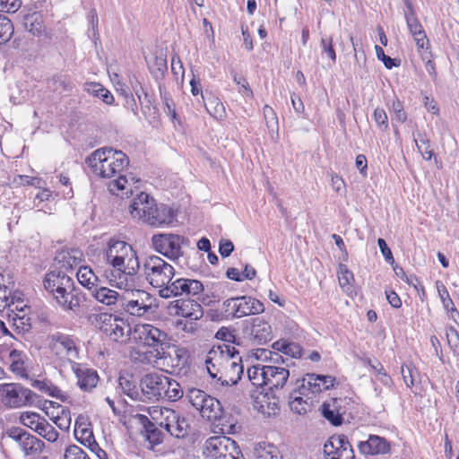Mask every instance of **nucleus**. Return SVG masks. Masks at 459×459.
<instances>
[{"label": "nucleus", "mask_w": 459, "mask_h": 459, "mask_svg": "<svg viewBox=\"0 0 459 459\" xmlns=\"http://www.w3.org/2000/svg\"><path fill=\"white\" fill-rule=\"evenodd\" d=\"M358 448L364 455H384L391 452V443L383 437L369 435L366 441L359 443Z\"/></svg>", "instance_id": "nucleus-19"}, {"label": "nucleus", "mask_w": 459, "mask_h": 459, "mask_svg": "<svg viewBox=\"0 0 459 459\" xmlns=\"http://www.w3.org/2000/svg\"><path fill=\"white\" fill-rule=\"evenodd\" d=\"M48 88L58 94L69 93L74 89V83L67 74H55L47 82Z\"/></svg>", "instance_id": "nucleus-34"}, {"label": "nucleus", "mask_w": 459, "mask_h": 459, "mask_svg": "<svg viewBox=\"0 0 459 459\" xmlns=\"http://www.w3.org/2000/svg\"><path fill=\"white\" fill-rule=\"evenodd\" d=\"M82 253L76 248L60 251L55 258L56 264L58 265V271H69L80 264L82 262Z\"/></svg>", "instance_id": "nucleus-24"}, {"label": "nucleus", "mask_w": 459, "mask_h": 459, "mask_svg": "<svg viewBox=\"0 0 459 459\" xmlns=\"http://www.w3.org/2000/svg\"><path fill=\"white\" fill-rule=\"evenodd\" d=\"M119 385L121 386L123 392L132 399L136 400L139 398V391L136 385L128 380L126 377H119Z\"/></svg>", "instance_id": "nucleus-52"}, {"label": "nucleus", "mask_w": 459, "mask_h": 459, "mask_svg": "<svg viewBox=\"0 0 459 459\" xmlns=\"http://www.w3.org/2000/svg\"><path fill=\"white\" fill-rule=\"evenodd\" d=\"M203 404V407L198 411L203 418L211 421H215L221 418L223 409L219 400L209 395Z\"/></svg>", "instance_id": "nucleus-32"}, {"label": "nucleus", "mask_w": 459, "mask_h": 459, "mask_svg": "<svg viewBox=\"0 0 459 459\" xmlns=\"http://www.w3.org/2000/svg\"><path fill=\"white\" fill-rule=\"evenodd\" d=\"M54 299L64 310L76 311L80 307L82 293L74 286V282H72L71 286L65 288L64 290L56 294Z\"/></svg>", "instance_id": "nucleus-21"}, {"label": "nucleus", "mask_w": 459, "mask_h": 459, "mask_svg": "<svg viewBox=\"0 0 459 459\" xmlns=\"http://www.w3.org/2000/svg\"><path fill=\"white\" fill-rule=\"evenodd\" d=\"M267 366H253L247 369V377L253 385L260 387L266 385V370Z\"/></svg>", "instance_id": "nucleus-42"}, {"label": "nucleus", "mask_w": 459, "mask_h": 459, "mask_svg": "<svg viewBox=\"0 0 459 459\" xmlns=\"http://www.w3.org/2000/svg\"><path fill=\"white\" fill-rule=\"evenodd\" d=\"M99 316L105 324L102 326L103 331L115 342H118L125 336L126 328H128V332L131 330L128 325H126L123 319L113 317L108 314H100Z\"/></svg>", "instance_id": "nucleus-22"}, {"label": "nucleus", "mask_w": 459, "mask_h": 459, "mask_svg": "<svg viewBox=\"0 0 459 459\" xmlns=\"http://www.w3.org/2000/svg\"><path fill=\"white\" fill-rule=\"evenodd\" d=\"M72 370L77 378L78 386L83 391H91L96 387L99 376L96 370L85 364L72 362Z\"/></svg>", "instance_id": "nucleus-18"}, {"label": "nucleus", "mask_w": 459, "mask_h": 459, "mask_svg": "<svg viewBox=\"0 0 459 459\" xmlns=\"http://www.w3.org/2000/svg\"><path fill=\"white\" fill-rule=\"evenodd\" d=\"M22 5L21 0H0V13H13Z\"/></svg>", "instance_id": "nucleus-57"}, {"label": "nucleus", "mask_w": 459, "mask_h": 459, "mask_svg": "<svg viewBox=\"0 0 459 459\" xmlns=\"http://www.w3.org/2000/svg\"><path fill=\"white\" fill-rule=\"evenodd\" d=\"M204 291V285L200 281L187 278L172 280L169 287L159 290V296L162 299H169L178 296H196Z\"/></svg>", "instance_id": "nucleus-11"}, {"label": "nucleus", "mask_w": 459, "mask_h": 459, "mask_svg": "<svg viewBox=\"0 0 459 459\" xmlns=\"http://www.w3.org/2000/svg\"><path fill=\"white\" fill-rule=\"evenodd\" d=\"M65 459H91L88 455L78 446L71 445L65 452Z\"/></svg>", "instance_id": "nucleus-55"}, {"label": "nucleus", "mask_w": 459, "mask_h": 459, "mask_svg": "<svg viewBox=\"0 0 459 459\" xmlns=\"http://www.w3.org/2000/svg\"><path fill=\"white\" fill-rule=\"evenodd\" d=\"M148 67L153 77L156 80H160L163 78L168 69L167 59L163 56H156L148 61Z\"/></svg>", "instance_id": "nucleus-41"}, {"label": "nucleus", "mask_w": 459, "mask_h": 459, "mask_svg": "<svg viewBox=\"0 0 459 459\" xmlns=\"http://www.w3.org/2000/svg\"><path fill=\"white\" fill-rule=\"evenodd\" d=\"M375 49L377 56L378 59L383 61L386 68L391 69L394 66L399 65V62H397L396 59L391 58L390 56L385 55V52L381 47L376 46Z\"/></svg>", "instance_id": "nucleus-63"}, {"label": "nucleus", "mask_w": 459, "mask_h": 459, "mask_svg": "<svg viewBox=\"0 0 459 459\" xmlns=\"http://www.w3.org/2000/svg\"><path fill=\"white\" fill-rule=\"evenodd\" d=\"M368 365L375 371L377 380H379L385 385H389L392 383L391 377L387 375L385 368L380 363L373 365L370 360L368 361Z\"/></svg>", "instance_id": "nucleus-56"}, {"label": "nucleus", "mask_w": 459, "mask_h": 459, "mask_svg": "<svg viewBox=\"0 0 459 459\" xmlns=\"http://www.w3.org/2000/svg\"><path fill=\"white\" fill-rule=\"evenodd\" d=\"M215 337L218 340L224 341L228 343H236V335L234 333V331L227 327H221L217 331Z\"/></svg>", "instance_id": "nucleus-59"}, {"label": "nucleus", "mask_w": 459, "mask_h": 459, "mask_svg": "<svg viewBox=\"0 0 459 459\" xmlns=\"http://www.w3.org/2000/svg\"><path fill=\"white\" fill-rule=\"evenodd\" d=\"M207 454L213 459H244L237 443L226 436H213L205 442Z\"/></svg>", "instance_id": "nucleus-8"}, {"label": "nucleus", "mask_w": 459, "mask_h": 459, "mask_svg": "<svg viewBox=\"0 0 459 459\" xmlns=\"http://www.w3.org/2000/svg\"><path fill=\"white\" fill-rule=\"evenodd\" d=\"M0 395L6 405L17 408L32 402L35 394L20 385L4 384L0 385Z\"/></svg>", "instance_id": "nucleus-13"}, {"label": "nucleus", "mask_w": 459, "mask_h": 459, "mask_svg": "<svg viewBox=\"0 0 459 459\" xmlns=\"http://www.w3.org/2000/svg\"><path fill=\"white\" fill-rule=\"evenodd\" d=\"M143 272L148 283L159 290L169 287L175 275L174 267L158 255H150L143 260Z\"/></svg>", "instance_id": "nucleus-5"}, {"label": "nucleus", "mask_w": 459, "mask_h": 459, "mask_svg": "<svg viewBox=\"0 0 459 459\" xmlns=\"http://www.w3.org/2000/svg\"><path fill=\"white\" fill-rule=\"evenodd\" d=\"M32 386L52 397L60 398L62 396V391L50 381L34 380Z\"/></svg>", "instance_id": "nucleus-46"}, {"label": "nucleus", "mask_w": 459, "mask_h": 459, "mask_svg": "<svg viewBox=\"0 0 459 459\" xmlns=\"http://www.w3.org/2000/svg\"><path fill=\"white\" fill-rule=\"evenodd\" d=\"M104 257L113 268L109 281L119 289H131L134 286L133 277L140 269L138 255L133 247L124 240L110 238Z\"/></svg>", "instance_id": "nucleus-3"}, {"label": "nucleus", "mask_w": 459, "mask_h": 459, "mask_svg": "<svg viewBox=\"0 0 459 459\" xmlns=\"http://www.w3.org/2000/svg\"><path fill=\"white\" fill-rule=\"evenodd\" d=\"M436 285L444 308L446 310L455 306L453 300L449 296L446 287L439 281L436 282Z\"/></svg>", "instance_id": "nucleus-54"}, {"label": "nucleus", "mask_w": 459, "mask_h": 459, "mask_svg": "<svg viewBox=\"0 0 459 459\" xmlns=\"http://www.w3.org/2000/svg\"><path fill=\"white\" fill-rule=\"evenodd\" d=\"M205 365L217 388L237 385L244 373L238 351L227 343L213 345L206 355Z\"/></svg>", "instance_id": "nucleus-1"}, {"label": "nucleus", "mask_w": 459, "mask_h": 459, "mask_svg": "<svg viewBox=\"0 0 459 459\" xmlns=\"http://www.w3.org/2000/svg\"><path fill=\"white\" fill-rule=\"evenodd\" d=\"M152 420H153L159 427L166 429L171 436L178 438L185 437L190 429L188 420L180 418L179 415L172 409L165 407H152L149 411Z\"/></svg>", "instance_id": "nucleus-7"}, {"label": "nucleus", "mask_w": 459, "mask_h": 459, "mask_svg": "<svg viewBox=\"0 0 459 459\" xmlns=\"http://www.w3.org/2000/svg\"><path fill=\"white\" fill-rule=\"evenodd\" d=\"M184 238L171 233L152 236V243L154 249L170 260L176 261L182 256L181 243Z\"/></svg>", "instance_id": "nucleus-12"}, {"label": "nucleus", "mask_w": 459, "mask_h": 459, "mask_svg": "<svg viewBox=\"0 0 459 459\" xmlns=\"http://www.w3.org/2000/svg\"><path fill=\"white\" fill-rule=\"evenodd\" d=\"M13 33V26L10 19L0 14V44L7 42Z\"/></svg>", "instance_id": "nucleus-50"}, {"label": "nucleus", "mask_w": 459, "mask_h": 459, "mask_svg": "<svg viewBox=\"0 0 459 459\" xmlns=\"http://www.w3.org/2000/svg\"><path fill=\"white\" fill-rule=\"evenodd\" d=\"M233 81L239 86V90H238L239 92H241L242 94H244L249 98H253L254 94H253L252 90L249 87V84H248L247 79H245L244 77H241V76H238L237 74H234Z\"/></svg>", "instance_id": "nucleus-60"}, {"label": "nucleus", "mask_w": 459, "mask_h": 459, "mask_svg": "<svg viewBox=\"0 0 459 459\" xmlns=\"http://www.w3.org/2000/svg\"><path fill=\"white\" fill-rule=\"evenodd\" d=\"M406 25L410 34L412 36L416 43L418 49H428L429 47V40L419 19L408 21L406 22Z\"/></svg>", "instance_id": "nucleus-33"}, {"label": "nucleus", "mask_w": 459, "mask_h": 459, "mask_svg": "<svg viewBox=\"0 0 459 459\" xmlns=\"http://www.w3.org/2000/svg\"><path fill=\"white\" fill-rule=\"evenodd\" d=\"M446 338L452 349L456 350L459 347V333L453 326L446 329Z\"/></svg>", "instance_id": "nucleus-64"}, {"label": "nucleus", "mask_w": 459, "mask_h": 459, "mask_svg": "<svg viewBox=\"0 0 459 459\" xmlns=\"http://www.w3.org/2000/svg\"><path fill=\"white\" fill-rule=\"evenodd\" d=\"M74 280L63 271H51L46 274L43 285L46 290L54 296L71 286Z\"/></svg>", "instance_id": "nucleus-20"}, {"label": "nucleus", "mask_w": 459, "mask_h": 459, "mask_svg": "<svg viewBox=\"0 0 459 459\" xmlns=\"http://www.w3.org/2000/svg\"><path fill=\"white\" fill-rule=\"evenodd\" d=\"M36 432L48 442L56 441L59 436L56 429L46 419L41 421V425Z\"/></svg>", "instance_id": "nucleus-49"}, {"label": "nucleus", "mask_w": 459, "mask_h": 459, "mask_svg": "<svg viewBox=\"0 0 459 459\" xmlns=\"http://www.w3.org/2000/svg\"><path fill=\"white\" fill-rule=\"evenodd\" d=\"M24 355L22 351L18 350H12L9 353V358L11 359L10 370L15 375L27 378L28 374L24 365Z\"/></svg>", "instance_id": "nucleus-37"}, {"label": "nucleus", "mask_w": 459, "mask_h": 459, "mask_svg": "<svg viewBox=\"0 0 459 459\" xmlns=\"http://www.w3.org/2000/svg\"><path fill=\"white\" fill-rule=\"evenodd\" d=\"M338 273L341 287L342 289L346 288V290H349L351 287L352 281H354L353 273L348 270L347 266L344 264H340Z\"/></svg>", "instance_id": "nucleus-51"}, {"label": "nucleus", "mask_w": 459, "mask_h": 459, "mask_svg": "<svg viewBox=\"0 0 459 459\" xmlns=\"http://www.w3.org/2000/svg\"><path fill=\"white\" fill-rule=\"evenodd\" d=\"M321 46L323 48V53H325L328 57L331 59L332 63H335L336 61V54L335 50L333 47V39L332 38H322Z\"/></svg>", "instance_id": "nucleus-62"}, {"label": "nucleus", "mask_w": 459, "mask_h": 459, "mask_svg": "<svg viewBox=\"0 0 459 459\" xmlns=\"http://www.w3.org/2000/svg\"><path fill=\"white\" fill-rule=\"evenodd\" d=\"M23 24L25 29L34 37L40 38L47 33L45 18L41 12H32L24 15Z\"/></svg>", "instance_id": "nucleus-26"}, {"label": "nucleus", "mask_w": 459, "mask_h": 459, "mask_svg": "<svg viewBox=\"0 0 459 459\" xmlns=\"http://www.w3.org/2000/svg\"><path fill=\"white\" fill-rule=\"evenodd\" d=\"M45 444L37 437L28 433L22 444L19 446L20 449L24 453L25 456H34L39 455Z\"/></svg>", "instance_id": "nucleus-35"}, {"label": "nucleus", "mask_w": 459, "mask_h": 459, "mask_svg": "<svg viewBox=\"0 0 459 459\" xmlns=\"http://www.w3.org/2000/svg\"><path fill=\"white\" fill-rule=\"evenodd\" d=\"M414 142L422 157L429 160L434 155L430 149L429 140L424 134L418 133L417 136H414Z\"/></svg>", "instance_id": "nucleus-47"}, {"label": "nucleus", "mask_w": 459, "mask_h": 459, "mask_svg": "<svg viewBox=\"0 0 459 459\" xmlns=\"http://www.w3.org/2000/svg\"><path fill=\"white\" fill-rule=\"evenodd\" d=\"M152 296L148 292L135 290L129 297L122 295L119 306L129 316L142 317L152 312Z\"/></svg>", "instance_id": "nucleus-9"}, {"label": "nucleus", "mask_w": 459, "mask_h": 459, "mask_svg": "<svg viewBox=\"0 0 459 459\" xmlns=\"http://www.w3.org/2000/svg\"><path fill=\"white\" fill-rule=\"evenodd\" d=\"M169 309L174 310V314L176 316L195 321L200 319L204 316V309L202 306L196 300L190 298L186 299H177L171 302Z\"/></svg>", "instance_id": "nucleus-16"}, {"label": "nucleus", "mask_w": 459, "mask_h": 459, "mask_svg": "<svg viewBox=\"0 0 459 459\" xmlns=\"http://www.w3.org/2000/svg\"><path fill=\"white\" fill-rule=\"evenodd\" d=\"M94 174L104 178H113L108 185V191L119 195L127 194L128 179L123 172L129 165L128 157L122 152L111 147L98 149L87 160Z\"/></svg>", "instance_id": "nucleus-2"}, {"label": "nucleus", "mask_w": 459, "mask_h": 459, "mask_svg": "<svg viewBox=\"0 0 459 459\" xmlns=\"http://www.w3.org/2000/svg\"><path fill=\"white\" fill-rule=\"evenodd\" d=\"M132 334L134 341L143 346L155 350L164 348L167 345V333L150 324L135 325Z\"/></svg>", "instance_id": "nucleus-10"}, {"label": "nucleus", "mask_w": 459, "mask_h": 459, "mask_svg": "<svg viewBox=\"0 0 459 459\" xmlns=\"http://www.w3.org/2000/svg\"><path fill=\"white\" fill-rule=\"evenodd\" d=\"M317 376L316 374H307L302 379L297 380V384L299 383V394L302 395L311 394L314 397L316 394L326 390L323 380H316Z\"/></svg>", "instance_id": "nucleus-28"}, {"label": "nucleus", "mask_w": 459, "mask_h": 459, "mask_svg": "<svg viewBox=\"0 0 459 459\" xmlns=\"http://www.w3.org/2000/svg\"><path fill=\"white\" fill-rule=\"evenodd\" d=\"M326 459H355L348 437L344 435L333 436L324 446Z\"/></svg>", "instance_id": "nucleus-14"}, {"label": "nucleus", "mask_w": 459, "mask_h": 459, "mask_svg": "<svg viewBox=\"0 0 459 459\" xmlns=\"http://www.w3.org/2000/svg\"><path fill=\"white\" fill-rule=\"evenodd\" d=\"M264 311V304L250 296H239L224 300L220 313L222 318L232 320Z\"/></svg>", "instance_id": "nucleus-6"}, {"label": "nucleus", "mask_w": 459, "mask_h": 459, "mask_svg": "<svg viewBox=\"0 0 459 459\" xmlns=\"http://www.w3.org/2000/svg\"><path fill=\"white\" fill-rule=\"evenodd\" d=\"M50 347L57 356H65L72 365L79 358V349L74 338L56 333L51 335Z\"/></svg>", "instance_id": "nucleus-15"}, {"label": "nucleus", "mask_w": 459, "mask_h": 459, "mask_svg": "<svg viewBox=\"0 0 459 459\" xmlns=\"http://www.w3.org/2000/svg\"><path fill=\"white\" fill-rule=\"evenodd\" d=\"M44 419L45 418L40 416L39 413L32 411L22 412L20 416L21 422L35 432L38 430L41 425V421L44 420Z\"/></svg>", "instance_id": "nucleus-45"}, {"label": "nucleus", "mask_w": 459, "mask_h": 459, "mask_svg": "<svg viewBox=\"0 0 459 459\" xmlns=\"http://www.w3.org/2000/svg\"><path fill=\"white\" fill-rule=\"evenodd\" d=\"M136 354L138 355V357L133 356L134 359L138 360L139 362L144 363V364L156 363L157 360L160 359V357H165L164 356V348L155 349L153 351L143 352V353L136 352Z\"/></svg>", "instance_id": "nucleus-48"}, {"label": "nucleus", "mask_w": 459, "mask_h": 459, "mask_svg": "<svg viewBox=\"0 0 459 459\" xmlns=\"http://www.w3.org/2000/svg\"><path fill=\"white\" fill-rule=\"evenodd\" d=\"M256 459H281L278 448L272 444H262L255 450Z\"/></svg>", "instance_id": "nucleus-44"}, {"label": "nucleus", "mask_w": 459, "mask_h": 459, "mask_svg": "<svg viewBox=\"0 0 459 459\" xmlns=\"http://www.w3.org/2000/svg\"><path fill=\"white\" fill-rule=\"evenodd\" d=\"M130 212L134 219L154 227L171 224L176 216L174 210L164 204H157L144 192L133 200Z\"/></svg>", "instance_id": "nucleus-4"}, {"label": "nucleus", "mask_w": 459, "mask_h": 459, "mask_svg": "<svg viewBox=\"0 0 459 459\" xmlns=\"http://www.w3.org/2000/svg\"><path fill=\"white\" fill-rule=\"evenodd\" d=\"M135 418L143 426L146 434V439L151 445L155 446L162 443L163 433L159 429L158 424L152 418L149 419L143 414H136Z\"/></svg>", "instance_id": "nucleus-27"}, {"label": "nucleus", "mask_w": 459, "mask_h": 459, "mask_svg": "<svg viewBox=\"0 0 459 459\" xmlns=\"http://www.w3.org/2000/svg\"><path fill=\"white\" fill-rule=\"evenodd\" d=\"M28 433L29 432H27L23 429L12 428L7 430L6 435L8 437L13 440L19 446L22 444V440L25 438L26 435H28Z\"/></svg>", "instance_id": "nucleus-58"}, {"label": "nucleus", "mask_w": 459, "mask_h": 459, "mask_svg": "<svg viewBox=\"0 0 459 459\" xmlns=\"http://www.w3.org/2000/svg\"><path fill=\"white\" fill-rule=\"evenodd\" d=\"M266 385L270 390L281 389L288 381L290 372L287 368L279 366L268 365L265 370Z\"/></svg>", "instance_id": "nucleus-23"}, {"label": "nucleus", "mask_w": 459, "mask_h": 459, "mask_svg": "<svg viewBox=\"0 0 459 459\" xmlns=\"http://www.w3.org/2000/svg\"><path fill=\"white\" fill-rule=\"evenodd\" d=\"M75 438L84 446L89 447L95 440L91 429L87 428L84 423L80 422V419L75 421L74 429Z\"/></svg>", "instance_id": "nucleus-39"}, {"label": "nucleus", "mask_w": 459, "mask_h": 459, "mask_svg": "<svg viewBox=\"0 0 459 459\" xmlns=\"http://www.w3.org/2000/svg\"><path fill=\"white\" fill-rule=\"evenodd\" d=\"M250 334L258 344L266 343L272 339L271 325L262 317H255L252 319Z\"/></svg>", "instance_id": "nucleus-29"}, {"label": "nucleus", "mask_w": 459, "mask_h": 459, "mask_svg": "<svg viewBox=\"0 0 459 459\" xmlns=\"http://www.w3.org/2000/svg\"><path fill=\"white\" fill-rule=\"evenodd\" d=\"M339 400L333 398L329 402H324L322 404V414L333 425L338 426L342 422V413L338 410Z\"/></svg>", "instance_id": "nucleus-36"}, {"label": "nucleus", "mask_w": 459, "mask_h": 459, "mask_svg": "<svg viewBox=\"0 0 459 459\" xmlns=\"http://www.w3.org/2000/svg\"><path fill=\"white\" fill-rule=\"evenodd\" d=\"M164 375L157 373L146 374L140 381V387L143 394L150 400H161V392L165 385Z\"/></svg>", "instance_id": "nucleus-17"}, {"label": "nucleus", "mask_w": 459, "mask_h": 459, "mask_svg": "<svg viewBox=\"0 0 459 459\" xmlns=\"http://www.w3.org/2000/svg\"><path fill=\"white\" fill-rule=\"evenodd\" d=\"M208 396V394L198 388H190L186 394V400L196 411L203 407V403Z\"/></svg>", "instance_id": "nucleus-43"}, {"label": "nucleus", "mask_w": 459, "mask_h": 459, "mask_svg": "<svg viewBox=\"0 0 459 459\" xmlns=\"http://www.w3.org/2000/svg\"><path fill=\"white\" fill-rule=\"evenodd\" d=\"M417 373V369L412 366H403L401 368V374L403 381L408 387L414 385V374Z\"/></svg>", "instance_id": "nucleus-61"}, {"label": "nucleus", "mask_w": 459, "mask_h": 459, "mask_svg": "<svg viewBox=\"0 0 459 459\" xmlns=\"http://www.w3.org/2000/svg\"><path fill=\"white\" fill-rule=\"evenodd\" d=\"M84 90L91 95L100 98L104 103L112 104L114 102V97L109 91L105 89L100 83L98 82H88L84 85Z\"/></svg>", "instance_id": "nucleus-40"}, {"label": "nucleus", "mask_w": 459, "mask_h": 459, "mask_svg": "<svg viewBox=\"0 0 459 459\" xmlns=\"http://www.w3.org/2000/svg\"><path fill=\"white\" fill-rule=\"evenodd\" d=\"M299 383L297 384V388L289 394V405L293 412L303 415L306 414L312 407L314 397L311 394H299Z\"/></svg>", "instance_id": "nucleus-25"}, {"label": "nucleus", "mask_w": 459, "mask_h": 459, "mask_svg": "<svg viewBox=\"0 0 459 459\" xmlns=\"http://www.w3.org/2000/svg\"><path fill=\"white\" fill-rule=\"evenodd\" d=\"M79 282L88 289L89 292L97 287L99 279L89 266H81L76 273Z\"/></svg>", "instance_id": "nucleus-38"}, {"label": "nucleus", "mask_w": 459, "mask_h": 459, "mask_svg": "<svg viewBox=\"0 0 459 459\" xmlns=\"http://www.w3.org/2000/svg\"><path fill=\"white\" fill-rule=\"evenodd\" d=\"M90 295L99 303L105 306H113L120 304L121 297L117 291L108 287L100 286L93 288Z\"/></svg>", "instance_id": "nucleus-30"}, {"label": "nucleus", "mask_w": 459, "mask_h": 459, "mask_svg": "<svg viewBox=\"0 0 459 459\" xmlns=\"http://www.w3.org/2000/svg\"><path fill=\"white\" fill-rule=\"evenodd\" d=\"M71 420L70 411L65 409H62L61 413L53 419L54 423L62 430L70 429Z\"/></svg>", "instance_id": "nucleus-53"}, {"label": "nucleus", "mask_w": 459, "mask_h": 459, "mask_svg": "<svg viewBox=\"0 0 459 459\" xmlns=\"http://www.w3.org/2000/svg\"><path fill=\"white\" fill-rule=\"evenodd\" d=\"M165 357H160L162 364L170 367V372L180 370L186 363V351L185 349L174 348L173 353L164 351Z\"/></svg>", "instance_id": "nucleus-31"}]
</instances>
